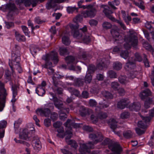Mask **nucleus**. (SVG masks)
Instances as JSON below:
<instances>
[{"label": "nucleus", "mask_w": 154, "mask_h": 154, "mask_svg": "<svg viewBox=\"0 0 154 154\" xmlns=\"http://www.w3.org/2000/svg\"><path fill=\"white\" fill-rule=\"evenodd\" d=\"M117 90L119 94L121 96L124 95L125 94V91L123 88H119Z\"/></svg>", "instance_id": "obj_62"}, {"label": "nucleus", "mask_w": 154, "mask_h": 154, "mask_svg": "<svg viewBox=\"0 0 154 154\" xmlns=\"http://www.w3.org/2000/svg\"><path fill=\"white\" fill-rule=\"evenodd\" d=\"M129 103L128 99L124 98L121 100L118 103L117 107L121 109H123Z\"/></svg>", "instance_id": "obj_19"}, {"label": "nucleus", "mask_w": 154, "mask_h": 154, "mask_svg": "<svg viewBox=\"0 0 154 154\" xmlns=\"http://www.w3.org/2000/svg\"><path fill=\"white\" fill-rule=\"evenodd\" d=\"M64 0H48L45 7L47 10H50L56 7L57 4L63 3Z\"/></svg>", "instance_id": "obj_9"}, {"label": "nucleus", "mask_w": 154, "mask_h": 154, "mask_svg": "<svg viewBox=\"0 0 154 154\" xmlns=\"http://www.w3.org/2000/svg\"><path fill=\"white\" fill-rule=\"evenodd\" d=\"M78 10V8H77L75 7H68L67 8V11L69 14L72 13L75 11L77 12Z\"/></svg>", "instance_id": "obj_43"}, {"label": "nucleus", "mask_w": 154, "mask_h": 154, "mask_svg": "<svg viewBox=\"0 0 154 154\" xmlns=\"http://www.w3.org/2000/svg\"><path fill=\"white\" fill-rule=\"evenodd\" d=\"M19 47L16 45L13 49L11 54L12 60L9 62V65L11 69L12 72H14V69H16L20 73L22 71L20 62V54L18 50Z\"/></svg>", "instance_id": "obj_2"}, {"label": "nucleus", "mask_w": 154, "mask_h": 154, "mask_svg": "<svg viewBox=\"0 0 154 154\" xmlns=\"http://www.w3.org/2000/svg\"><path fill=\"white\" fill-rule=\"evenodd\" d=\"M151 94L150 91L148 89H146L141 92L139 94V96L142 100L144 99L146 97Z\"/></svg>", "instance_id": "obj_22"}, {"label": "nucleus", "mask_w": 154, "mask_h": 154, "mask_svg": "<svg viewBox=\"0 0 154 154\" xmlns=\"http://www.w3.org/2000/svg\"><path fill=\"white\" fill-rule=\"evenodd\" d=\"M62 41L63 44L68 45L70 43V41L69 37L67 36H64L62 38Z\"/></svg>", "instance_id": "obj_32"}, {"label": "nucleus", "mask_w": 154, "mask_h": 154, "mask_svg": "<svg viewBox=\"0 0 154 154\" xmlns=\"http://www.w3.org/2000/svg\"><path fill=\"white\" fill-rule=\"evenodd\" d=\"M127 77L124 76H121L119 78V80L120 82L122 84H125L127 82Z\"/></svg>", "instance_id": "obj_44"}, {"label": "nucleus", "mask_w": 154, "mask_h": 154, "mask_svg": "<svg viewBox=\"0 0 154 154\" xmlns=\"http://www.w3.org/2000/svg\"><path fill=\"white\" fill-rule=\"evenodd\" d=\"M68 64L73 62L75 60V58L71 56H68L65 58Z\"/></svg>", "instance_id": "obj_47"}, {"label": "nucleus", "mask_w": 154, "mask_h": 154, "mask_svg": "<svg viewBox=\"0 0 154 154\" xmlns=\"http://www.w3.org/2000/svg\"><path fill=\"white\" fill-rule=\"evenodd\" d=\"M113 67L116 70H119L122 68V65L120 62H116L113 63Z\"/></svg>", "instance_id": "obj_38"}, {"label": "nucleus", "mask_w": 154, "mask_h": 154, "mask_svg": "<svg viewBox=\"0 0 154 154\" xmlns=\"http://www.w3.org/2000/svg\"><path fill=\"white\" fill-rule=\"evenodd\" d=\"M66 131L65 133V135H66V142L67 140H69L72 136V133L71 131V128L70 127H66Z\"/></svg>", "instance_id": "obj_28"}, {"label": "nucleus", "mask_w": 154, "mask_h": 154, "mask_svg": "<svg viewBox=\"0 0 154 154\" xmlns=\"http://www.w3.org/2000/svg\"><path fill=\"white\" fill-rule=\"evenodd\" d=\"M89 103L90 106L92 107L95 106L97 104V103L96 101L93 99L90 100L89 101Z\"/></svg>", "instance_id": "obj_58"}, {"label": "nucleus", "mask_w": 154, "mask_h": 154, "mask_svg": "<svg viewBox=\"0 0 154 154\" xmlns=\"http://www.w3.org/2000/svg\"><path fill=\"white\" fill-rule=\"evenodd\" d=\"M140 105L139 103H134L130 104L129 106L130 109L131 110L138 111L140 109Z\"/></svg>", "instance_id": "obj_25"}, {"label": "nucleus", "mask_w": 154, "mask_h": 154, "mask_svg": "<svg viewBox=\"0 0 154 154\" xmlns=\"http://www.w3.org/2000/svg\"><path fill=\"white\" fill-rule=\"evenodd\" d=\"M70 27L72 29V33L74 38L82 40L85 43H88L90 42L91 38L90 35L87 33V27L85 26L79 30H76L79 26L72 24Z\"/></svg>", "instance_id": "obj_1"}, {"label": "nucleus", "mask_w": 154, "mask_h": 154, "mask_svg": "<svg viewBox=\"0 0 154 154\" xmlns=\"http://www.w3.org/2000/svg\"><path fill=\"white\" fill-rule=\"evenodd\" d=\"M135 65L134 62L131 61L129 59L128 62L126 63L125 68L126 70L129 71L130 70L134 69L135 68Z\"/></svg>", "instance_id": "obj_21"}, {"label": "nucleus", "mask_w": 154, "mask_h": 154, "mask_svg": "<svg viewBox=\"0 0 154 154\" xmlns=\"http://www.w3.org/2000/svg\"><path fill=\"white\" fill-rule=\"evenodd\" d=\"M64 125L66 127H70L71 126H72L75 128L79 127V124L73 123L70 119H68L66 123L64 124Z\"/></svg>", "instance_id": "obj_26"}, {"label": "nucleus", "mask_w": 154, "mask_h": 154, "mask_svg": "<svg viewBox=\"0 0 154 154\" xmlns=\"http://www.w3.org/2000/svg\"><path fill=\"white\" fill-rule=\"evenodd\" d=\"M133 134V133L131 131H127L123 133V135L125 138H128L131 137Z\"/></svg>", "instance_id": "obj_40"}, {"label": "nucleus", "mask_w": 154, "mask_h": 154, "mask_svg": "<svg viewBox=\"0 0 154 154\" xmlns=\"http://www.w3.org/2000/svg\"><path fill=\"white\" fill-rule=\"evenodd\" d=\"M35 91L36 93L40 96H43L45 93L44 89L40 85L36 88Z\"/></svg>", "instance_id": "obj_29"}, {"label": "nucleus", "mask_w": 154, "mask_h": 154, "mask_svg": "<svg viewBox=\"0 0 154 154\" xmlns=\"http://www.w3.org/2000/svg\"><path fill=\"white\" fill-rule=\"evenodd\" d=\"M129 53L128 51L126 50L125 51H122L120 53V56L125 59H126L129 56Z\"/></svg>", "instance_id": "obj_34"}, {"label": "nucleus", "mask_w": 154, "mask_h": 154, "mask_svg": "<svg viewBox=\"0 0 154 154\" xmlns=\"http://www.w3.org/2000/svg\"><path fill=\"white\" fill-rule=\"evenodd\" d=\"M102 94L103 97L107 99H111L112 98V94L106 91H103Z\"/></svg>", "instance_id": "obj_33"}, {"label": "nucleus", "mask_w": 154, "mask_h": 154, "mask_svg": "<svg viewBox=\"0 0 154 154\" xmlns=\"http://www.w3.org/2000/svg\"><path fill=\"white\" fill-rule=\"evenodd\" d=\"M68 90L72 94H74L78 97L80 95L79 92L77 90L72 88H68Z\"/></svg>", "instance_id": "obj_30"}, {"label": "nucleus", "mask_w": 154, "mask_h": 154, "mask_svg": "<svg viewBox=\"0 0 154 154\" xmlns=\"http://www.w3.org/2000/svg\"><path fill=\"white\" fill-rule=\"evenodd\" d=\"M144 59L143 62L145 66L146 67H149V62L147 58L146 55L145 54H143Z\"/></svg>", "instance_id": "obj_49"}, {"label": "nucleus", "mask_w": 154, "mask_h": 154, "mask_svg": "<svg viewBox=\"0 0 154 154\" xmlns=\"http://www.w3.org/2000/svg\"><path fill=\"white\" fill-rule=\"evenodd\" d=\"M62 125V123L60 122L57 121L53 124V126L55 128H59L57 130V131L59 133H62L64 131L63 128L61 127V126Z\"/></svg>", "instance_id": "obj_23"}, {"label": "nucleus", "mask_w": 154, "mask_h": 154, "mask_svg": "<svg viewBox=\"0 0 154 154\" xmlns=\"http://www.w3.org/2000/svg\"><path fill=\"white\" fill-rule=\"evenodd\" d=\"M125 43L124 44V47L126 49L130 48L131 46L135 47L138 44L137 37L135 34H130L125 36Z\"/></svg>", "instance_id": "obj_4"}, {"label": "nucleus", "mask_w": 154, "mask_h": 154, "mask_svg": "<svg viewBox=\"0 0 154 154\" xmlns=\"http://www.w3.org/2000/svg\"><path fill=\"white\" fill-rule=\"evenodd\" d=\"M152 102V99L150 98H148L144 103V107L146 109L149 108L150 107L149 105Z\"/></svg>", "instance_id": "obj_39"}, {"label": "nucleus", "mask_w": 154, "mask_h": 154, "mask_svg": "<svg viewBox=\"0 0 154 154\" xmlns=\"http://www.w3.org/2000/svg\"><path fill=\"white\" fill-rule=\"evenodd\" d=\"M91 119L92 122L94 123H95L97 122L99 119L98 116V114H94L91 116Z\"/></svg>", "instance_id": "obj_36"}, {"label": "nucleus", "mask_w": 154, "mask_h": 154, "mask_svg": "<svg viewBox=\"0 0 154 154\" xmlns=\"http://www.w3.org/2000/svg\"><path fill=\"white\" fill-rule=\"evenodd\" d=\"M112 18V19L111 20L112 21L116 22L117 23H119L124 30H125L126 29V27L125 26L124 24L121 20H116L114 17Z\"/></svg>", "instance_id": "obj_37"}, {"label": "nucleus", "mask_w": 154, "mask_h": 154, "mask_svg": "<svg viewBox=\"0 0 154 154\" xmlns=\"http://www.w3.org/2000/svg\"><path fill=\"white\" fill-rule=\"evenodd\" d=\"M15 36L17 40L19 42H24L26 40L25 37L22 35L17 31L15 32Z\"/></svg>", "instance_id": "obj_27"}, {"label": "nucleus", "mask_w": 154, "mask_h": 154, "mask_svg": "<svg viewBox=\"0 0 154 154\" xmlns=\"http://www.w3.org/2000/svg\"><path fill=\"white\" fill-rule=\"evenodd\" d=\"M98 116L99 119H102L106 118L107 116V114L105 112H100L98 114Z\"/></svg>", "instance_id": "obj_41"}, {"label": "nucleus", "mask_w": 154, "mask_h": 154, "mask_svg": "<svg viewBox=\"0 0 154 154\" xmlns=\"http://www.w3.org/2000/svg\"><path fill=\"white\" fill-rule=\"evenodd\" d=\"M89 137L92 140H95L94 142H92L94 145L97 143L103 140V137L102 134L100 132L91 133L89 135Z\"/></svg>", "instance_id": "obj_8"}, {"label": "nucleus", "mask_w": 154, "mask_h": 154, "mask_svg": "<svg viewBox=\"0 0 154 154\" xmlns=\"http://www.w3.org/2000/svg\"><path fill=\"white\" fill-rule=\"evenodd\" d=\"M101 7L103 9V13L107 17L111 20L112 19V18H114L111 15V14L113 13L112 9L111 8V9L109 6V7L107 5H103Z\"/></svg>", "instance_id": "obj_10"}, {"label": "nucleus", "mask_w": 154, "mask_h": 154, "mask_svg": "<svg viewBox=\"0 0 154 154\" xmlns=\"http://www.w3.org/2000/svg\"><path fill=\"white\" fill-rule=\"evenodd\" d=\"M12 90L13 91V98L11 101L13 103H14L16 101L15 97L17 95V89L18 86L16 84L14 85L13 83L11 82Z\"/></svg>", "instance_id": "obj_20"}, {"label": "nucleus", "mask_w": 154, "mask_h": 154, "mask_svg": "<svg viewBox=\"0 0 154 154\" xmlns=\"http://www.w3.org/2000/svg\"><path fill=\"white\" fill-rule=\"evenodd\" d=\"M38 0H18V2L20 3H24L26 6H29L31 4L32 5L33 7L35 6Z\"/></svg>", "instance_id": "obj_15"}, {"label": "nucleus", "mask_w": 154, "mask_h": 154, "mask_svg": "<svg viewBox=\"0 0 154 154\" xmlns=\"http://www.w3.org/2000/svg\"><path fill=\"white\" fill-rule=\"evenodd\" d=\"M97 10L96 9L93 7V6L86 11H83L82 13V15L84 17L93 18L96 15Z\"/></svg>", "instance_id": "obj_7"}, {"label": "nucleus", "mask_w": 154, "mask_h": 154, "mask_svg": "<svg viewBox=\"0 0 154 154\" xmlns=\"http://www.w3.org/2000/svg\"><path fill=\"white\" fill-rule=\"evenodd\" d=\"M119 30L117 26H114L111 30V33L113 37L115 38L116 40H119L118 38L121 37L119 32Z\"/></svg>", "instance_id": "obj_16"}, {"label": "nucleus", "mask_w": 154, "mask_h": 154, "mask_svg": "<svg viewBox=\"0 0 154 154\" xmlns=\"http://www.w3.org/2000/svg\"><path fill=\"white\" fill-rule=\"evenodd\" d=\"M21 122V120L20 119H18L17 121H15L14 124V128H15L17 129L19 127V125Z\"/></svg>", "instance_id": "obj_61"}, {"label": "nucleus", "mask_w": 154, "mask_h": 154, "mask_svg": "<svg viewBox=\"0 0 154 154\" xmlns=\"http://www.w3.org/2000/svg\"><path fill=\"white\" fill-rule=\"evenodd\" d=\"M120 3V2L119 0H114L112 2H108V4L111 8L114 10L117 9L116 6L119 5Z\"/></svg>", "instance_id": "obj_24"}, {"label": "nucleus", "mask_w": 154, "mask_h": 154, "mask_svg": "<svg viewBox=\"0 0 154 154\" xmlns=\"http://www.w3.org/2000/svg\"><path fill=\"white\" fill-rule=\"evenodd\" d=\"M103 26L105 29H108L111 27L112 25L110 23L106 22L103 23Z\"/></svg>", "instance_id": "obj_53"}, {"label": "nucleus", "mask_w": 154, "mask_h": 154, "mask_svg": "<svg viewBox=\"0 0 154 154\" xmlns=\"http://www.w3.org/2000/svg\"><path fill=\"white\" fill-rule=\"evenodd\" d=\"M42 59L47 62L45 67L47 69H50L52 68V63L51 62L48 61L50 60H52L54 63L56 64L57 63L58 61V54L55 51H53L49 54L43 56Z\"/></svg>", "instance_id": "obj_3"}, {"label": "nucleus", "mask_w": 154, "mask_h": 154, "mask_svg": "<svg viewBox=\"0 0 154 154\" xmlns=\"http://www.w3.org/2000/svg\"><path fill=\"white\" fill-rule=\"evenodd\" d=\"M53 102L54 103V104L55 106L58 109L62 110L63 109L66 110V111L68 112L69 109H63V104L62 102L58 99L57 97L54 98Z\"/></svg>", "instance_id": "obj_17"}, {"label": "nucleus", "mask_w": 154, "mask_h": 154, "mask_svg": "<svg viewBox=\"0 0 154 154\" xmlns=\"http://www.w3.org/2000/svg\"><path fill=\"white\" fill-rule=\"evenodd\" d=\"M20 139H23L27 141L31 140L30 137V132L27 129L23 130L22 132L19 135Z\"/></svg>", "instance_id": "obj_14"}, {"label": "nucleus", "mask_w": 154, "mask_h": 154, "mask_svg": "<svg viewBox=\"0 0 154 154\" xmlns=\"http://www.w3.org/2000/svg\"><path fill=\"white\" fill-rule=\"evenodd\" d=\"M82 111H80V114L82 116H84L88 113V109L84 107L82 108Z\"/></svg>", "instance_id": "obj_57"}, {"label": "nucleus", "mask_w": 154, "mask_h": 154, "mask_svg": "<svg viewBox=\"0 0 154 154\" xmlns=\"http://www.w3.org/2000/svg\"><path fill=\"white\" fill-rule=\"evenodd\" d=\"M130 115L129 113L128 112H122L121 115V117L122 119L127 118Z\"/></svg>", "instance_id": "obj_52"}, {"label": "nucleus", "mask_w": 154, "mask_h": 154, "mask_svg": "<svg viewBox=\"0 0 154 154\" xmlns=\"http://www.w3.org/2000/svg\"><path fill=\"white\" fill-rule=\"evenodd\" d=\"M58 118V115L55 112H53L52 113L51 116V118L53 121L57 120Z\"/></svg>", "instance_id": "obj_54"}, {"label": "nucleus", "mask_w": 154, "mask_h": 154, "mask_svg": "<svg viewBox=\"0 0 154 154\" xmlns=\"http://www.w3.org/2000/svg\"><path fill=\"white\" fill-rule=\"evenodd\" d=\"M135 60L139 62L142 61V59L140 54L138 53H136L135 54Z\"/></svg>", "instance_id": "obj_56"}, {"label": "nucleus", "mask_w": 154, "mask_h": 154, "mask_svg": "<svg viewBox=\"0 0 154 154\" xmlns=\"http://www.w3.org/2000/svg\"><path fill=\"white\" fill-rule=\"evenodd\" d=\"M117 122L115 119H111L110 123V127L113 130V131L116 134H117L119 137H121L122 135L121 131H116V129L117 128Z\"/></svg>", "instance_id": "obj_13"}, {"label": "nucleus", "mask_w": 154, "mask_h": 154, "mask_svg": "<svg viewBox=\"0 0 154 154\" xmlns=\"http://www.w3.org/2000/svg\"><path fill=\"white\" fill-rule=\"evenodd\" d=\"M7 8L11 11H14L16 10L17 8L14 4L9 3L7 5Z\"/></svg>", "instance_id": "obj_48"}, {"label": "nucleus", "mask_w": 154, "mask_h": 154, "mask_svg": "<svg viewBox=\"0 0 154 154\" xmlns=\"http://www.w3.org/2000/svg\"><path fill=\"white\" fill-rule=\"evenodd\" d=\"M104 66V60L102 59L101 60V62H100L97 64V67L98 69H102L103 67Z\"/></svg>", "instance_id": "obj_51"}, {"label": "nucleus", "mask_w": 154, "mask_h": 154, "mask_svg": "<svg viewBox=\"0 0 154 154\" xmlns=\"http://www.w3.org/2000/svg\"><path fill=\"white\" fill-rule=\"evenodd\" d=\"M142 120L139 121L138 122V126L142 128H145L146 127L147 123L149 122L151 118L150 117H143L141 116Z\"/></svg>", "instance_id": "obj_11"}, {"label": "nucleus", "mask_w": 154, "mask_h": 154, "mask_svg": "<svg viewBox=\"0 0 154 154\" xmlns=\"http://www.w3.org/2000/svg\"><path fill=\"white\" fill-rule=\"evenodd\" d=\"M44 123L46 127H48L49 126L51 125V121L50 119L48 118L45 119L44 121Z\"/></svg>", "instance_id": "obj_59"}, {"label": "nucleus", "mask_w": 154, "mask_h": 154, "mask_svg": "<svg viewBox=\"0 0 154 154\" xmlns=\"http://www.w3.org/2000/svg\"><path fill=\"white\" fill-rule=\"evenodd\" d=\"M67 143L71 145V146L74 148L76 149L78 147V145L76 142L73 140H67Z\"/></svg>", "instance_id": "obj_31"}, {"label": "nucleus", "mask_w": 154, "mask_h": 154, "mask_svg": "<svg viewBox=\"0 0 154 154\" xmlns=\"http://www.w3.org/2000/svg\"><path fill=\"white\" fill-rule=\"evenodd\" d=\"M39 49L37 48H35V47L32 46L30 48V51L32 54H35L36 53L37 51Z\"/></svg>", "instance_id": "obj_64"}, {"label": "nucleus", "mask_w": 154, "mask_h": 154, "mask_svg": "<svg viewBox=\"0 0 154 154\" xmlns=\"http://www.w3.org/2000/svg\"><path fill=\"white\" fill-rule=\"evenodd\" d=\"M138 73V72L137 71L134 72L132 71L130 73L129 77L131 78H134L136 77Z\"/></svg>", "instance_id": "obj_60"}, {"label": "nucleus", "mask_w": 154, "mask_h": 154, "mask_svg": "<svg viewBox=\"0 0 154 154\" xmlns=\"http://www.w3.org/2000/svg\"><path fill=\"white\" fill-rule=\"evenodd\" d=\"M119 85V84L116 82H112L111 85V88L114 90H117Z\"/></svg>", "instance_id": "obj_46"}, {"label": "nucleus", "mask_w": 154, "mask_h": 154, "mask_svg": "<svg viewBox=\"0 0 154 154\" xmlns=\"http://www.w3.org/2000/svg\"><path fill=\"white\" fill-rule=\"evenodd\" d=\"M32 145L36 151H38L42 148L41 143L38 137L35 136L32 140Z\"/></svg>", "instance_id": "obj_12"}, {"label": "nucleus", "mask_w": 154, "mask_h": 154, "mask_svg": "<svg viewBox=\"0 0 154 154\" xmlns=\"http://www.w3.org/2000/svg\"><path fill=\"white\" fill-rule=\"evenodd\" d=\"M92 80V76L90 73H87L85 78V81L86 83H90Z\"/></svg>", "instance_id": "obj_42"}, {"label": "nucleus", "mask_w": 154, "mask_h": 154, "mask_svg": "<svg viewBox=\"0 0 154 154\" xmlns=\"http://www.w3.org/2000/svg\"><path fill=\"white\" fill-rule=\"evenodd\" d=\"M4 86V83L0 81V111L3 110L5 106L6 97L8 95Z\"/></svg>", "instance_id": "obj_5"}, {"label": "nucleus", "mask_w": 154, "mask_h": 154, "mask_svg": "<svg viewBox=\"0 0 154 154\" xmlns=\"http://www.w3.org/2000/svg\"><path fill=\"white\" fill-rule=\"evenodd\" d=\"M7 122L6 121L2 120L0 122V130L4 129L7 126Z\"/></svg>", "instance_id": "obj_50"}, {"label": "nucleus", "mask_w": 154, "mask_h": 154, "mask_svg": "<svg viewBox=\"0 0 154 154\" xmlns=\"http://www.w3.org/2000/svg\"><path fill=\"white\" fill-rule=\"evenodd\" d=\"M37 114L39 113L41 116H44L46 117L49 116L50 113V110L48 108L38 109L36 110Z\"/></svg>", "instance_id": "obj_18"}, {"label": "nucleus", "mask_w": 154, "mask_h": 154, "mask_svg": "<svg viewBox=\"0 0 154 154\" xmlns=\"http://www.w3.org/2000/svg\"><path fill=\"white\" fill-rule=\"evenodd\" d=\"M79 151L82 153V152H90L91 149L94 147V144L92 142H89L88 143H81L80 145Z\"/></svg>", "instance_id": "obj_6"}, {"label": "nucleus", "mask_w": 154, "mask_h": 154, "mask_svg": "<svg viewBox=\"0 0 154 154\" xmlns=\"http://www.w3.org/2000/svg\"><path fill=\"white\" fill-rule=\"evenodd\" d=\"M107 73L108 76L111 78H116V74L113 71H109Z\"/></svg>", "instance_id": "obj_45"}, {"label": "nucleus", "mask_w": 154, "mask_h": 154, "mask_svg": "<svg viewBox=\"0 0 154 154\" xmlns=\"http://www.w3.org/2000/svg\"><path fill=\"white\" fill-rule=\"evenodd\" d=\"M22 28L25 35H28L29 32L28 28L25 26H22Z\"/></svg>", "instance_id": "obj_63"}, {"label": "nucleus", "mask_w": 154, "mask_h": 154, "mask_svg": "<svg viewBox=\"0 0 154 154\" xmlns=\"http://www.w3.org/2000/svg\"><path fill=\"white\" fill-rule=\"evenodd\" d=\"M5 27L7 29L12 28L14 26V23L12 22H5Z\"/></svg>", "instance_id": "obj_55"}, {"label": "nucleus", "mask_w": 154, "mask_h": 154, "mask_svg": "<svg viewBox=\"0 0 154 154\" xmlns=\"http://www.w3.org/2000/svg\"><path fill=\"white\" fill-rule=\"evenodd\" d=\"M59 52L60 55L62 56H64L68 54L67 50L64 48H60L59 49Z\"/></svg>", "instance_id": "obj_35"}]
</instances>
